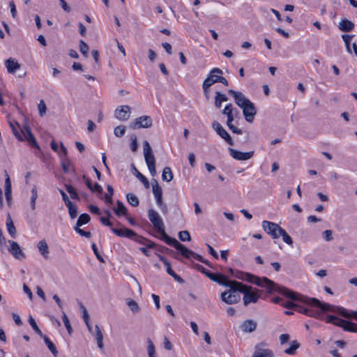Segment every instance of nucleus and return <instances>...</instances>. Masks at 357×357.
<instances>
[{
    "instance_id": "obj_1",
    "label": "nucleus",
    "mask_w": 357,
    "mask_h": 357,
    "mask_svg": "<svg viewBox=\"0 0 357 357\" xmlns=\"http://www.w3.org/2000/svg\"><path fill=\"white\" fill-rule=\"evenodd\" d=\"M287 298H291L292 301H299L303 303L309 305L308 310L307 312V316L314 317L320 320L326 321V318L324 313L331 312L333 313L338 314L345 318H354L357 320V311H351L349 312L347 309L329 304L328 303L321 302L316 298H310L293 291H291L287 288L282 287L280 289V291Z\"/></svg>"
},
{
    "instance_id": "obj_2",
    "label": "nucleus",
    "mask_w": 357,
    "mask_h": 357,
    "mask_svg": "<svg viewBox=\"0 0 357 357\" xmlns=\"http://www.w3.org/2000/svg\"><path fill=\"white\" fill-rule=\"evenodd\" d=\"M228 93L233 96L235 103L242 109L245 121L248 123H252L257 112L255 104L241 92L229 89Z\"/></svg>"
},
{
    "instance_id": "obj_3",
    "label": "nucleus",
    "mask_w": 357,
    "mask_h": 357,
    "mask_svg": "<svg viewBox=\"0 0 357 357\" xmlns=\"http://www.w3.org/2000/svg\"><path fill=\"white\" fill-rule=\"evenodd\" d=\"M233 277L266 288L268 292L279 291L280 287L266 277L259 278L250 273L236 271Z\"/></svg>"
},
{
    "instance_id": "obj_4",
    "label": "nucleus",
    "mask_w": 357,
    "mask_h": 357,
    "mask_svg": "<svg viewBox=\"0 0 357 357\" xmlns=\"http://www.w3.org/2000/svg\"><path fill=\"white\" fill-rule=\"evenodd\" d=\"M148 218L151 222L153 224L154 228L157 229V231L161 235V240L163 241L168 245L172 244L173 242L176 240V238L169 236L167 234L165 229V225L162 218L160 216L158 212H156L153 208H150L148 211Z\"/></svg>"
},
{
    "instance_id": "obj_5",
    "label": "nucleus",
    "mask_w": 357,
    "mask_h": 357,
    "mask_svg": "<svg viewBox=\"0 0 357 357\" xmlns=\"http://www.w3.org/2000/svg\"><path fill=\"white\" fill-rule=\"evenodd\" d=\"M244 284L238 281H234L230 287L229 289L222 292L221 300L228 305L238 303L241 301V296L238 293L244 291L242 289Z\"/></svg>"
},
{
    "instance_id": "obj_6",
    "label": "nucleus",
    "mask_w": 357,
    "mask_h": 357,
    "mask_svg": "<svg viewBox=\"0 0 357 357\" xmlns=\"http://www.w3.org/2000/svg\"><path fill=\"white\" fill-rule=\"evenodd\" d=\"M222 70L218 68H214L210 71L202 84L203 91L205 94L208 93V89L215 83H222L225 86L229 85L227 79L222 76Z\"/></svg>"
},
{
    "instance_id": "obj_7",
    "label": "nucleus",
    "mask_w": 357,
    "mask_h": 357,
    "mask_svg": "<svg viewBox=\"0 0 357 357\" xmlns=\"http://www.w3.org/2000/svg\"><path fill=\"white\" fill-rule=\"evenodd\" d=\"M326 322L341 327L345 331L357 333V324L340 319L334 315H328Z\"/></svg>"
},
{
    "instance_id": "obj_8",
    "label": "nucleus",
    "mask_w": 357,
    "mask_h": 357,
    "mask_svg": "<svg viewBox=\"0 0 357 357\" xmlns=\"http://www.w3.org/2000/svg\"><path fill=\"white\" fill-rule=\"evenodd\" d=\"M170 246L174 247L183 257L186 259H195L200 262L204 261V257H202V256L190 250L185 245L178 242L176 239L170 245Z\"/></svg>"
},
{
    "instance_id": "obj_9",
    "label": "nucleus",
    "mask_w": 357,
    "mask_h": 357,
    "mask_svg": "<svg viewBox=\"0 0 357 357\" xmlns=\"http://www.w3.org/2000/svg\"><path fill=\"white\" fill-rule=\"evenodd\" d=\"M244 289V291H241L243 294V305L247 306L249 303H255L258 301L260 298V295L258 294L259 290L255 289L252 290V287L251 286H248L244 284V287H242Z\"/></svg>"
},
{
    "instance_id": "obj_10",
    "label": "nucleus",
    "mask_w": 357,
    "mask_h": 357,
    "mask_svg": "<svg viewBox=\"0 0 357 357\" xmlns=\"http://www.w3.org/2000/svg\"><path fill=\"white\" fill-rule=\"evenodd\" d=\"M153 125V120L151 116L144 115L136 118L130 124L132 129L149 128Z\"/></svg>"
},
{
    "instance_id": "obj_11",
    "label": "nucleus",
    "mask_w": 357,
    "mask_h": 357,
    "mask_svg": "<svg viewBox=\"0 0 357 357\" xmlns=\"http://www.w3.org/2000/svg\"><path fill=\"white\" fill-rule=\"evenodd\" d=\"M263 229L273 239L279 238L278 233H280V230L282 229L278 224L270 222L268 220H264L261 223Z\"/></svg>"
},
{
    "instance_id": "obj_12",
    "label": "nucleus",
    "mask_w": 357,
    "mask_h": 357,
    "mask_svg": "<svg viewBox=\"0 0 357 357\" xmlns=\"http://www.w3.org/2000/svg\"><path fill=\"white\" fill-rule=\"evenodd\" d=\"M212 127L215 130L217 134L220 137L224 139L228 144L231 146L234 145V142L231 137H230L229 134L226 131V130L224 129V128L219 122L214 121L212 123Z\"/></svg>"
},
{
    "instance_id": "obj_13",
    "label": "nucleus",
    "mask_w": 357,
    "mask_h": 357,
    "mask_svg": "<svg viewBox=\"0 0 357 357\" xmlns=\"http://www.w3.org/2000/svg\"><path fill=\"white\" fill-rule=\"evenodd\" d=\"M208 275V278H210L212 281L217 282L220 285L229 287L230 285L233 284L235 280H231L229 279V278L222 273H214L210 274Z\"/></svg>"
},
{
    "instance_id": "obj_14",
    "label": "nucleus",
    "mask_w": 357,
    "mask_h": 357,
    "mask_svg": "<svg viewBox=\"0 0 357 357\" xmlns=\"http://www.w3.org/2000/svg\"><path fill=\"white\" fill-rule=\"evenodd\" d=\"M228 150L230 155L237 160H247L251 158L255 153L253 151L248 152H241L232 148H229Z\"/></svg>"
},
{
    "instance_id": "obj_15",
    "label": "nucleus",
    "mask_w": 357,
    "mask_h": 357,
    "mask_svg": "<svg viewBox=\"0 0 357 357\" xmlns=\"http://www.w3.org/2000/svg\"><path fill=\"white\" fill-rule=\"evenodd\" d=\"M114 115L120 121H126L130 116V108L128 105H122L116 109Z\"/></svg>"
},
{
    "instance_id": "obj_16",
    "label": "nucleus",
    "mask_w": 357,
    "mask_h": 357,
    "mask_svg": "<svg viewBox=\"0 0 357 357\" xmlns=\"http://www.w3.org/2000/svg\"><path fill=\"white\" fill-rule=\"evenodd\" d=\"M8 243L10 245L9 252L15 259L22 260V259L25 258L24 253L22 251L19 244L17 242L13 241H8Z\"/></svg>"
},
{
    "instance_id": "obj_17",
    "label": "nucleus",
    "mask_w": 357,
    "mask_h": 357,
    "mask_svg": "<svg viewBox=\"0 0 357 357\" xmlns=\"http://www.w3.org/2000/svg\"><path fill=\"white\" fill-rule=\"evenodd\" d=\"M111 231L119 237H126L128 238H133V236L136 235V232L132 229L123 227L121 229H116L114 227L110 228Z\"/></svg>"
},
{
    "instance_id": "obj_18",
    "label": "nucleus",
    "mask_w": 357,
    "mask_h": 357,
    "mask_svg": "<svg viewBox=\"0 0 357 357\" xmlns=\"http://www.w3.org/2000/svg\"><path fill=\"white\" fill-rule=\"evenodd\" d=\"M152 188L157 205H161L162 203L163 202L162 190L155 179H153V182L152 183Z\"/></svg>"
},
{
    "instance_id": "obj_19",
    "label": "nucleus",
    "mask_w": 357,
    "mask_h": 357,
    "mask_svg": "<svg viewBox=\"0 0 357 357\" xmlns=\"http://www.w3.org/2000/svg\"><path fill=\"white\" fill-rule=\"evenodd\" d=\"M252 357H274V354L271 349H263L258 344L255 347Z\"/></svg>"
},
{
    "instance_id": "obj_20",
    "label": "nucleus",
    "mask_w": 357,
    "mask_h": 357,
    "mask_svg": "<svg viewBox=\"0 0 357 357\" xmlns=\"http://www.w3.org/2000/svg\"><path fill=\"white\" fill-rule=\"evenodd\" d=\"M354 23L347 18L342 19L338 24L339 29L343 32H350L354 29Z\"/></svg>"
},
{
    "instance_id": "obj_21",
    "label": "nucleus",
    "mask_w": 357,
    "mask_h": 357,
    "mask_svg": "<svg viewBox=\"0 0 357 357\" xmlns=\"http://www.w3.org/2000/svg\"><path fill=\"white\" fill-rule=\"evenodd\" d=\"M132 239L138 243L147 247L148 248H154L156 246V244L154 242L142 236H139L137 233Z\"/></svg>"
},
{
    "instance_id": "obj_22",
    "label": "nucleus",
    "mask_w": 357,
    "mask_h": 357,
    "mask_svg": "<svg viewBox=\"0 0 357 357\" xmlns=\"http://www.w3.org/2000/svg\"><path fill=\"white\" fill-rule=\"evenodd\" d=\"M257 322L252 319H247L241 326V330L245 333H252L257 328Z\"/></svg>"
},
{
    "instance_id": "obj_23",
    "label": "nucleus",
    "mask_w": 357,
    "mask_h": 357,
    "mask_svg": "<svg viewBox=\"0 0 357 357\" xmlns=\"http://www.w3.org/2000/svg\"><path fill=\"white\" fill-rule=\"evenodd\" d=\"M6 179H5V196L6 201L10 204L12 195H11V181L10 177L6 171H5Z\"/></svg>"
},
{
    "instance_id": "obj_24",
    "label": "nucleus",
    "mask_w": 357,
    "mask_h": 357,
    "mask_svg": "<svg viewBox=\"0 0 357 357\" xmlns=\"http://www.w3.org/2000/svg\"><path fill=\"white\" fill-rule=\"evenodd\" d=\"M6 66L9 73H14L15 71L20 68V65L17 61L10 58L6 61Z\"/></svg>"
},
{
    "instance_id": "obj_25",
    "label": "nucleus",
    "mask_w": 357,
    "mask_h": 357,
    "mask_svg": "<svg viewBox=\"0 0 357 357\" xmlns=\"http://www.w3.org/2000/svg\"><path fill=\"white\" fill-rule=\"evenodd\" d=\"M132 169L133 174L144 184L145 188L148 189L150 186L148 179L137 170L134 164L132 165Z\"/></svg>"
},
{
    "instance_id": "obj_26",
    "label": "nucleus",
    "mask_w": 357,
    "mask_h": 357,
    "mask_svg": "<svg viewBox=\"0 0 357 357\" xmlns=\"http://www.w3.org/2000/svg\"><path fill=\"white\" fill-rule=\"evenodd\" d=\"M6 227L8 232L13 238H15L16 236V229L11 218L10 215L8 213L6 218Z\"/></svg>"
},
{
    "instance_id": "obj_27",
    "label": "nucleus",
    "mask_w": 357,
    "mask_h": 357,
    "mask_svg": "<svg viewBox=\"0 0 357 357\" xmlns=\"http://www.w3.org/2000/svg\"><path fill=\"white\" fill-rule=\"evenodd\" d=\"M116 204H117V207L113 208L114 213L118 217H120L121 215H127V208L124 206L123 203L120 200H117Z\"/></svg>"
},
{
    "instance_id": "obj_28",
    "label": "nucleus",
    "mask_w": 357,
    "mask_h": 357,
    "mask_svg": "<svg viewBox=\"0 0 357 357\" xmlns=\"http://www.w3.org/2000/svg\"><path fill=\"white\" fill-rule=\"evenodd\" d=\"M9 123L15 137L20 142L24 141L22 135L18 130V128L20 129V124L17 121H15L14 123L10 122Z\"/></svg>"
},
{
    "instance_id": "obj_29",
    "label": "nucleus",
    "mask_w": 357,
    "mask_h": 357,
    "mask_svg": "<svg viewBox=\"0 0 357 357\" xmlns=\"http://www.w3.org/2000/svg\"><path fill=\"white\" fill-rule=\"evenodd\" d=\"M40 337L43 339L45 344L47 345L50 351L52 352L53 356L54 357H56L58 354V351L54 343L49 339V337L47 335H43V336H41Z\"/></svg>"
},
{
    "instance_id": "obj_30",
    "label": "nucleus",
    "mask_w": 357,
    "mask_h": 357,
    "mask_svg": "<svg viewBox=\"0 0 357 357\" xmlns=\"http://www.w3.org/2000/svg\"><path fill=\"white\" fill-rule=\"evenodd\" d=\"M95 335L97 341L98 347L100 349H103V335L100 327L98 325L95 326Z\"/></svg>"
},
{
    "instance_id": "obj_31",
    "label": "nucleus",
    "mask_w": 357,
    "mask_h": 357,
    "mask_svg": "<svg viewBox=\"0 0 357 357\" xmlns=\"http://www.w3.org/2000/svg\"><path fill=\"white\" fill-rule=\"evenodd\" d=\"M228 100V98L225 94L220 93V91L215 92V105L217 108H220L222 106V102H225Z\"/></svg>"
},
{
    "instance_id": "obj_32",
    "label": "nucleus",
    "mask_w": 357,
    "mask_h": 357,
    "mask_svg": "<svg viewBox=\"0 0 357 357\" xmlns=\"http://www.w3.org/2000/svg\"><path fill=\"white\" fill-rule=\"evenodd\" d=\"M38 248L44 258L47 259L49 250L47 243L45 241H40L38 244Z\"/></svg>"
},
{
    "instance_id": "obj_33",
    "label": "nucleus",
    "mask_w": 357,
    "mask_h": 357,
    "mask_svg": "<svg viewBox=\"0 0 357 357\" xmlns=\"http://www.w3.org/2000/svg\"><path fill=\"white\" fill-rule=\"evenodd\" d=\"M24 139H26L29 145L32 147H35L40 149V146L37 143V141L32 132H28V135L24 134Z\"/></svg>"
},
{
    "instance_id": "obj_34",
    "label": "nucleus",
    "mask_w": 357,
    "mask_h": 357,
    "mask_svg": "<svg viewBox=\"0 0 357 357\" xmlns=\"http://www.w3.org/2000/svg\"><path fill=\"white\" fill-rule=\"evenodd\" d=\"M300 347V344L296 341L294 340L291 342L290 346L284 350V353L288 355H294L296 350Z\"/></svg>"
},
{
    "instance_id": "obj_35",
    "label": "nucleus",
    "mask_w": 357,
    "mask_h": 357,
    "mask_svg": "<svg viewBox=\"0 0 357 357\" xmlns=\"http://www.w3.org/2000/svg\"><path fill=\"white\" fill-rule=\"evenodd\" d=\"M91 220V217L87 213H82L76 222L75 227H81L85 224H87Z\"/></svg>"
},
{
    "instance_id": "obj_36",
    "label": "nucleus",
    "mask_w": 357,
    "mask_h": 357,
    "mask_svg": "<svg viewBox=\"0 0 357 357\" xmlns=\"http://www.w3.org/2000/svg\"><path fill=\"white\" fill-rule=\"evenodd\" d=\"M162 178L164 181L169 182L173 179V173L169 167H165L162 173Z\"/></svg>"
},
{
    "instance_id": "obj_37",
    "label": "nucleus",
    "mask_w": 357,
    "mask_h": 357,
    "mask_svg": "<svg viewBox=\"0 0 357 357\" xmlns=\"http://www.w3.org/2000/svg\"><path fill=\"white\" fill-rule=\"evenodd\" d=\"M157 256H158V259H160V261H161L164 264V265L165 266L167 273L169 275H171L172 273H174V271L172 270V268L171 267V264L167 261V259L164 256H162L161 255L157 254Z\"/></svg>"
},
{
    "instance_id": "obj_38",
    "label": "nucleus",
    "mask_w": 357,
    "mask_h": 357,
    "mask_svg": "<svg viewBox=\"0 0 357 357\" xmlns=\"http://www.w3.org/2000/svg\"><path fill=\"white\" fill-rule=\"evenodd\" d=\"M66 207L68 209V213L70 218L71 219H75L77 216V206L73 203H68V204L66 205Z\"/></svg>"
},
{
    "instance_id": "obj_39",
    "label": "nucleus",
    "mask_w": 357,
    "mask_h": 357,
    "mask_svg": "<svg viewBox=\"0 0 357 357\" xmlns=\"http://www.w3.org/2000/svg\"><path fill=\"white\" fill-rule=\"evenodd\" d=\"M66 191L70 194L71 199L79 200V197L75 189L70 184H65Z\"/></svg>"
},
{
    "instance_id": "obj_40",
    "label": "nucleus",
    "mask_w": 357,
    "mask_h": 357,
    "mask_svg": "<svg viewBox=\"0 0 357 357\" xmlns=\"http://www.w3.org/2000/svg\"><path fill=\"white\" fill-rule=\"evenodd\" d=\"M126 303H127L128 306L129 307L130 310L133 313H137V312H139L140 308H139L137 303L136 301H135L134 300H132L131 298H128V299H127Z\"/></svg>"
},
{
    "instance_id": "obj_41",
    "label": "nucleus",
    "mask_w": 357,
    "mask_h": 357,
    "mask_svg": "<svg viewBox=\"0 0 357 357\" xmlns=\"http://www.w3.org/2000/svg\"><path fill=\"white\" fill-rule=\"evenodd\" d=\"M279 238L280 236L282 237V240L284 243H286L289 245H292L293 244V240L291 237L286 232V231L282 229L280 230V233H278Z\"/></svg>"
},
{
    "instance_id": "obj_42",
    "label": "nucleus",
    "mask_w": 357,
    "mask_h": 357,
    "mask_svg": "<svg viewBox=\"0 0 357 357\" xmlns=\"http://www.w3.org/2000/svg\"><path fill=\"white\" fill-rule=\"evenodd\" d=\"M126 198H127V200H128V203L131 206L136 207V206H137L139 205V199L134 194H132V193H128L126 195Z\"/></svg>"
},
{
    "instance_id": "obj_43",
    "label": "nucleus",
    "mask_w": 357,
    "mask_h": 357,
    "mask_svg": "<svg viewBox=\"0 0 357 357\" xmlns=\"http://www.w3.org/2000/svg\"><path fill=\"white\" fill-rule=\"evenodd\" d=\"M29 323L32 327L33 330L40 336H43V334L41 330L38 326L35 319L32 317V316H29Z\"/></svg>"
},
{
    "instance_id": "obj_44",
    "label": "nucleus",
    "mask_w": 357,
    "mask_h": 357,
    "mask_svg": "<svg viewBox=\"0 0 357 357\" xmlns=\"http://www.w3.org/2000/svg\"><path fill=\"white\" fill-rule=\"evenodd\" d=\"M31 208L33 211L36 208V202L38 198V194H37V188L36 186H33L31 189Z\"/></svg>"
},
{
    "instance_id": "obj_45",
    "label": "nucleus",
    "mask_w": 357,
    "mask_h": 357,
    "mask_svg": "<svg viewBox=\"0 0 357 357\" xmlns=\"http://www.w3.org/2000/svg\"><path fill=\"white\" fill-rule=\"evenodd\" d=\"M147 351L149 357H156L155 346L150 338L147 339Z\"/></svg>"
},
{
    "instance_id": "obj_46",
    "label": "nucleus",
    "mask_w": 357,
    "mask_h": 357,
    "mask_svg": "<svg viewBox=\"0 0 357 357\" xmlns=\"http://www.w3.org/2000/svg\"><path fill=\"white\" fill-rule=\"evenodd\" d=\"M62 320L63 321L64 326L66 328L68 333L70 335L73 331V328L71 327V325L70 324V321L65 312H63L62 314Z\"/></svg>"
},
{
    "instance_id": "obj_47",
    "label": "nucleus",
    "mask_w": 357,
    "mask_h": 357,
    "mask_svg": "<svg viewBox=\"0 0 357 357\" xmlns=\"http://www.w3.org/2000/svg\"><path fill=\"white\" fill-rule=\"evenodd\" d=\"M144 159L146 163L148 166H153L155 165V160L153 153H150L147 155H144Z\"/></svg>"
},
{
    "instance_id": "obj_48",
    "label": "nucleus",
    "mask_w": 357,
    "mask_h": 357,
    "mask_svg": "<svg viewBox=\"0 0 357 357\" xmlns=\"http://www.w3.org/2000/svg\"><path fill=\"white\" fill-rule=\"evenodd\" d=\"M178 238L181 241L183 242L190 241L191 240L190 234L186 230L180 231L178 233Z\"/></svg>"
},
{
    "instance_id": "obj_49",
    "label": "nucleus",
    "mask_w": 357,
    "mask_h": 357,
    "mask_svg": "<svg viewBox=\"0 0 357 357\" xmlns=\"http://www.w3.org/2000/svg\"><path fill=\"white\" fill-rule=\"evenodd\" d=\"M126 128L123 126H119L114 128V133L116 137H121L125 135Z\"/></svg>"
},
{
    "instance_id": "obj_50",
    "label": "nucleus",
    "mask_w": 357,
    "mask_h": 357,
    "mask_svg": "<svg viewBox=\"0 0 357 357\" xmlns=\"http://www.w3.org/2000/svg\"><path fill=\"white\" fill-rule=\"evenodd\" d=\"M79 51L84 56H88L89 46L82 40L79 41Z\"/></svg>"
},
{
    "instance_id": "obj_51",
    "label": "nucleus",
    "mask_w": 357,
    "mask_h": 357,
    "mask_svg": "<svg viewBox=\"0 0 357 357\" xmlns=\"http://www.w3.org/2000/svg\"><path fill=\"white\" fill-rule=\"evenodd\" d=\"M130 149L132 151L135 152L138 149L137 139L135 135H132L130 137Z\"/></svg>"
},
{
    "instance_id": "obj_52",
    "label": "nucleus",
    "mask_w": 357,
    "mask_h": 357,
    "mask_svg": "<svg viewBox=\"0 0 357 357\" xmlns=\"http://www.w3.org/2000/svg\"><path fill=\"white\" fill-rule=\"evenodd\" d=\"M342 38L345 43V45L347 47V51L349 52V53H351V50L350 48V43H351V40L352 38V36H349V35H342Z\"/></svg>"
},
{
    "instance_id": "obj_53",
    "label": "nucleus",
    "mask_w": 357,
    "mask_h": 357,
    "mask_svg": "<svg viewBox=\"0 0 357 357\" xmlns=\"http://www.w3.org/2000/svg\"><path fill=\"white\" fill-rule=\"evenodd\" d=\"M74 229L77 233H78L82 236H84L87 238L91 237V233L90 231H84L83 229H80V227H75Z\"/></svg>"
},
{
    "instance_id": "obj_54",
    "label": "nucleus",
    "mask_w": 357,
    "mask_h": 357,
    "mask_svg": "<svg viewBox=\"0 0 357 357\" xmlns=\"http://www.w3.org/2000/svg\"><path fill=\"white\" fill-rule=\"evenodd\" d=\"M38 112L41 116H44L46 113L47 107L44 100H41L38 104Z\"/></svg>"
},
{
    "instance_id": "obj_55",
    "label": "nucleus",
    "mask_w": 357,
    "mask_h": 357,
    "mask_svg": "<svg viewBox=\"0 0 357 357\" xmlns=\"http://www.w3.org/2000/svg\"><path fill=\"white\" fill-rule=\"evenodd\" d=\"M143 150H144V155L153 153V150L149 143L148 141H144L143 142Z\"/></svg>"
},
{
    "instance_id": "obj_56",
    "label": "nucleus",
    "mask_w": 357,
    "mask_h": 357,
    "mask_svg": "<svg viewBox=\"0 0 357 357\" xmlns=\"http://www.w3.org/2000/svg\"><path fill=\"white\" fill-rule=\"evenodd\" d=\"M91 248L93 251L94 255H96V258L100 261L104 262L102 257L100 255V254L98 252V248L95 243H93L91 245Z\"/></svg>"
},
{
    "instance_id": "obj_57",
    "label": "nucleus",
    "mask_w": 357,
    "mask_h": 357,
    "mask_svg": "<svg viewBox=\"0 0 357 357\" xmlns=\"http://www.w3.org/2000/svg\"><path fill=\"white\" fill-rule=\"evenodd\" d=\"M222 113L225 115L233 114V105L231 103L227 104L222 111Z\"/></svg>"
},
{
    "instance_id": "obj_58",
    "label": "nucleus",
    "mask_w": 357,
    "mask_h": 357,
    "mask_svg": "<svg viewBox=\"0 0 357 357\" xmlns=\"http://www.w3.org/2000/svg\"><path fill=\"white\" fill-rule=\"evenodd\" d=\"M100 222L107 227H112V222L110 221V218L107 217H100Z\"/></svg>"
},
{
    "instance_id": "obj_59",
    "label": "nucleus",
    "mask_w": 357,
    "mask_h": 357,
    "mask_svg": "<svg viewBox=\"0 0 357 357\" xmlns=\"http://www.w3.org/2000/svg\"><path fill=\"white\" fill-rule=\"evenodd\" d=\"M332 234H333V231L331 230H326L322 232L323 238L326 241H330L333 239Z\"/></svg>"
},
{
    "instance_id": "obj_60",
    "label": "nucleus",
    "mask_w": 357,
    "mask_h": 357,
    "mask_svg": "<svg viewBox=\"0 0 357 357\" xmlns=\"http://www.w3.org/2000/svg\"><path fill=\"white\" fill-rule=\"evenodd\" d=\"M196 268L200 272L203 273L208 278V275H211L210 274H213V273L209 271L208 270L206 269L204 266L199 264H196Z\"/></svg>"
},
{
    "instance_id": "obj_61",
    "label": "nucleus",
    "mask_w": 357,
    "mask_h": 357,
    "mask_svg": "<svg viewBox=\"0 0 357 357\" xmlns=\"http://www.w3.org/2000/svg\"><path fill=\"white\" fill-rule=\"evenodd\" d=\"M80 308L82 310V318L84 319V321H89V315L88 314V312L86 309V307L82 305V303H79Z\"/></svg>"
},
{
    "instance_id": "obj_62",
    "label": "nucleus",
    "mask_w": 357,
    "mask_h": 357,
    "mask_svg": "<svg viewBox=\"0 0 357 357\" xmlns=\"http://www.w3.org/2000/svg\"><path fill=\"white\" fill-rule=\"evenodd\" d=\"M282 305H283L286 308L294 309L296 310V307L297 306V304H295L293 301H284L282 303Z\"/></svg>"
},
{
    "instance_id": "obj_63",
    "label": "nucleus",
    "mask_w": 357,
    "mask_h": 357,
    "mask_svg": "<svg viewBox=\"0 0 357 357\" xmlns=\"http://www.w3.org/2000/svg\"><path fill=\"white\" fill-rule=\"evenodd\" d=\"M70 165H71L70 162L67 158H66V160L62 161L61 166H62V169L65 173L68 172L69 166Z\"/></svg>"
},
{
    "instance_id": "obj_64",
    "label": "nucleus",
    "mask_w": 357,
    "mask_h": 357,
    "mask_svg": "<svg viewBox=\"0 0 357 357\" xmlns=\"http://www.w3.org/2000/svg\"><path fill=\"white\" fill-rule=\"evenodd\" d=\"M289 338H290V336L289 334H287V333L281 334L279 337L280 344H284L287 343L289 340Z\"/></svg>"
}]
</instances>
